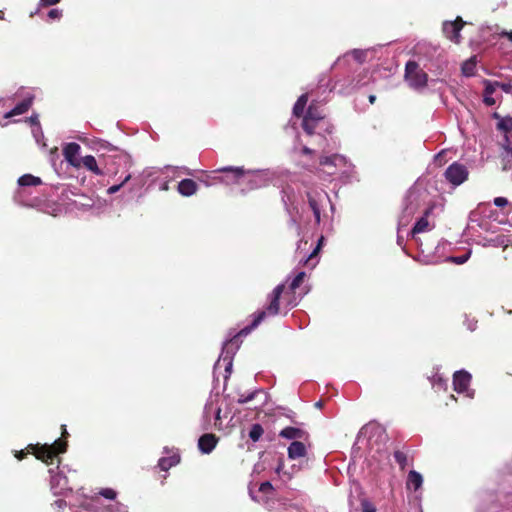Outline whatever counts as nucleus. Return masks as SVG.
<instances>
[{"mask_svg":"<svg viewBox=\"0 0 512 512\" xmlns=\"http://www.w3.org/2000/svg\"><path fill=\"white\" fill-rule=\"evenodd\" d=\"M219 171L231 174V180H226V184H247L249 190L264 187L270 181L268 172L264 170L245 172L239 167H224Z\"/></svg>","mask_w":512,"mask_h":512,"instance_id":"1","label":"nucleus"},{"mask_svg":"<svg viewBox=\"0 0 512 512\" xmlns=\"http://www.w3.org/2000/svg\"><path fill=\"white\" fill-rule=\"evenodd\" d=\"M471 374L466 370L456 371L453 375V387L457 393H465L468 398L474 397V390L469 389Z\"/></svg>","mask_w":512,"mask_h":512,"instance_id":"10","label":"nucleus"},{"mask_svg":"<svg viewBox=\"0 0 512 512\" xmlns=\"http://www.w3.org/2000/svg\"><path fill=\"white\" fill-rule=\"evenodd\" d=\"M494 117L499 120L497 123V127L499 130H502L505 133L512 131V117L511 116L500 117L497 113H495Z\"/></svg>","mask_w":512,"mask_h":512,"instance_id":"29","label":"nucleus"},{"mask_svg":"<svg viewBox=\"0 0 512 512\" xmlns=\"http://www.w3.org/2000/svg\"><path fill=\"white\" fill-rule=\"evenodd\" d=\"M487 244L494 247H503L505 249L510 245L512 246V234H498L488 239Z\"/></svg>","mask_w":512,"mask_h":512,"instance_id":"19","label":"nucleus"},{"mask_svg":"<svg viewBox=\"0 0 512 512\" xmlns=\"http://www.w3.org/2000/svg\"><path fill=\"white\" fill-rule=\"evenodd\" d=\"M220 402V396L218 394L210 396L205 404L203 417L206 421L210 420L215 410V407L218 406Z\"/></svg>","mask_w":512,"mask_h":512,"instance_id":"21","label":"nucleus"},{"mask_svg":"<svg viewBox=\"0 0 512 512\" xmlns=\"http://www.w3.org/2000/svg\"><path fill=\"white\" fill-rule=\"evenodd\" d=\"M218 438L214 434H204L198 440V448L203 454L211 453L216 447Z\"/></svg>","mask_w":512,"mask_h":512,"instance_id":"16","label":"nucleus"},{"mask_svg":"<svg viewBox=\"0 0 512 512\" xmlns=\"http://www.w3.org/2000/svg\"><path fill=\"white\" fill-rule=\"evenodd\" d=\"M258 392H260V390H255L253 392L248 393L247 395H240V397L238 398V403L245 404L248 403L249 401H252Z\"/></svg>","mask_w":512,"mask_h":512,"instance_id":"38","label":"nucleus"},{"mask_svg":"<svg viewBox=\"0 0 512 512\" xmlns=\"http://www.w3.org/2000/svg\"><path fill=\"white\" fill-rule=\"evenodd\" d=\"M307 101H308L307 94H303L298 98V100L296 101V103L293 107V114L295 116H300L303 113L304 108L307 104Z\"/></svg>","mask_w":512,"mask_h":512,"instance_id":"31","label":"nucleus"},{"mask_svg":"<svg viewBox=\"0 0 512 512\" xmlns=\"http://www.w3.org/2000/svg\"><path fill=\"white\" fill-rule=\"evenodd\" d=\"M175 169L176 168L172 167V166H166L163 169H160V168H147V169H145L143 171V174L146 177H152V176H154L155 174H157L159 172H163L164 170L165 171H169V170H175Z\"/></svg>","mask_w":512,"mask_h":512,"instance_id":"36","label":"nucleus"},{"mask_svg":"<svg viewBox=\"0 0 512 512\" xmlns=\"http://www.w3.org/2000/svg\"><path fill=\"white\" fill-rule=\"evenodd\" d=\"M468 176L469 170L467 166L459 162H453L444 172L445 180L453 187L463 184L468 179Z\"/></svg>","mask_w":512,"mask_h":512,"instance_id":"7","label":"nucleus"},{"mask_svg":"<svg viewBox=\"0 0 512 512\" xmlns=\"http://www.w3.org/2000/svg\"><path fill=\"white\" fill-rule=\"evenodd\" d=\"M307 449L304 443L300 441H293L288 447V458L295 460L298 458L305 457Z\"/></svg>","mask_w":512,"mask_h":512,"instance_id":"18","label":"nucleus"},{"mask_svg":"<svg viewBox=\"0 0 512 512\" xmlns=\"http://www.w3.org/2000/svg\"><path fill=\"white\" fill-rule=\"evenodd\" d=\"M197 191V184L192 179H183L178 184V192L186 197L192 196Z\"/></svg>","mask_w":512,"mask_h":512,"instance_id":"20","label":"nucleus"},{"mask_svg":"<svg viewBox=\"0 0 512 512\" xmlns=\"http://www.w3.org/2000/svg\"><path fill=\"white\" fill-rule=\"evenodd\" d=\"M60 2V0H40L39 6L45 7V6H52Z\"/></svg>","mask_w":512,"mask_h":512,"instance_id":"52","label":"nucleus"},{"mask_svg":"<svg viewBox=\"0 0 512 512\" xmlns=\"http://www.w3.org/2000/svg\"><path fill=\"white\" fill-rule=\"evenodd\" d=\"M99 494L106 499L114 500L116 498V491L111 488L102 489Z\"/></svg>","mask_w":512,"mask_h":512,"instance_id":"41","label":"nucleus"},{"mask_svg":"<svg viewBox=\"0 0 512 512\" xmlns=\"http://www.w3.org/2000/svg\"><path fill=\"white\" fill-rule=\"evenodd\" d=\"M53 506L58 509H63L66 506V502L63 499H58L53 503Z\"/></svg>","mask_w":512,"mask_h":512,"instance_id":"57","label":"nucleus"},{"mask_svg":"<svg viewBox=\"0 0 512 512\" xmlns=\"http://www.w3.org/2000/svg\"><path fill=\"white\" fill-rule=\"evenodd\" d=\"M275 472L280 476V477H285L287 480H290L293 476V473L291 472H286L284 471V463L282 460L279 461L276 469H275Z\"/></svg>","mask_w":512,"mask_h":512,"instance_id":"37","label":"nucleus"},{"mask_svg":"<svg viewBox=\"0 0 512 512\" xmlns=\"http://www.w3.org/2000/svg\"><path fill=\"white\" fill-rule=\"evenodd\" d=\"M505 143L503 144L502 160L503 168L505 170L512 168V148L509 146V138L507 135L504 136Z\"/></svg>","mask_w":512,"mask_h":512,"instance_id":"24","label":"nucleus"},{"mask_svg":"<svg viewBox=\"0 0 512 512\" xmlns=\"http://www.w3.org/2000/svg\"><path fill=\"white\" fill-rule=\"evenodd\" d=\"M308 199L316 223L319 224L321 221V206L324 202L329 201L328 194L325 192L317 193L316 195L308 194Z\"/></svg>","mask_w":512,"mask_h":512,"instance_id":"15","label":"nucleus"},{"mask_svg":"<svg viewBox=\"0 0 512 512\" xmlns=\"http://www.w3.org/2000/svg\"><path fill=\"white\" fill-rule=\"evenodd\" d=\"M497 87H501L505 92H509L510 88H511L510 84H504V83H502V84L499 83V85Z\"/></svg>","mask_w":512,"mask_h":512,"instance_id":"58","label":"nucleus"},{"mask_svg":"<svg viewBox=\"0 0 512 512\" xmlns=\"http://www.w3.org/2000/svg\"><path fill=\"white\" fill-rule=\"evenodd\" d=\"M362 512H376V507L368 500L361 502Z\"/></svg>","mask_w":512,"mask_h":512,"instance_id":"44","label":"nucleus"},{"mask_svg":"<svg viewBox=\"0 0 512 512\" xmlns=\"http://www.w3.org/2000/svg\"><path fill=\"white\" fill-rule=\"evenodd\" d=\"M421 194L416 189H410L403 202L402 213L400 215L399 224L406 226L420 206Z\"/></svg>","mask_w":512,"mask_h":512,"instance_id":"4","label":"nucleus"},{"mask_svg":"<svg viewBox=\"0 0 512 512\" xmlns=\"http://www.w3.org/2000/svg\"><path fill=\"white\" fill-rule=\"evenodd\" d=\"M62 16V11L60 9H51L49 12H48V17L50 19H60Z\"/></svg>","mask_w":512,"mask_h":512,"instance_id":"49","label":"nucleus"},{"mask_svg":"<svg viewBox=\"0 0 512 512\" xmlns=\"http://www.w3.org/2000/svg\"><path fill=\"white\" fill-rule=\"evenodd\" d=\"M375 100H376V97L374 95L369 96V101L371 104H373L375 102Z\"/></svg>","mask_w":512,"mask_h":512,"instance_id":"60","label":"nucleus"},{"mask_svg":"<svg viewBox=\"0 0 512 512\" xmlns=\"http://www.w3.org/2000/svg\"><path fill=\"white\" fill-rule=\"evenodd\" d=\"M284 284L277 285L270 295V303L265 310L259 311L254 315V319L250 326L243 328L238 336L248 335L252 329L257 327L267 315L274 316L279 312V299L284 290Z\"/></svg>","mask_w":512,"mask_h":512,"instance_id":"3","label":"nucleus"},{"mask_svg":"<svg viewBox=\"0 0 512 512\" xmlns=\"http://www.w3.org/2000/svg\"><path fill=\"white\" fill-rule=\"evenodd\" d=\"M263 434V428L260 424H254L250 431H249V437L253 442H257Z\"/></svg>","mask_w":512,"mask_h":512,"instance_id":"34","label":"nucleus"},{"mask_svg":"<svg viewBox=\"0 0 512 512\" xmlns=\"http://www.w3.org/2000/svg\"><path fill=\"white\" fill-rule=\"evenodd\" d=\"M349 55H351L357 62L361 63L366 57V51L355 49L351 51Z\"/></svg>","mask_w":512,"mask_h":512,"instance_id":"40","label":"nucleus"},{"mask_svg":"<svg viewBox=\"0 0 512 512\" xmlns=\"http://www.w3.org/2000/svg\"><path fill=\"white\" fill-rule=\"evenodd\" d=\"M29 120H30L32 125L36 126V128L33 129V133H34L35 138L37 139L38 138V134L37 133H38V130H39L38 116L37 115L31 116Z\"/></svg>","mask_w":512,"mask_h":512,"instance_id":"48","label":"nucleus"},{"mask_svg":"<svg viewBox=\"0 0 512 512\" xmlns=\"http://www.w3.org/2000/svg\"><path fill=\"white\" fill-rule=\"evenodd\" d=\"M470 253H467L462 256H456V257H449L448 260L455 263V264H464L469 259Z\"/></svg>","mask_w":512,"mask_h":512,"instance_id":"43","label":"nucleus"},{"mask_svg":"<svg viewBox=\"0 0 512 512\" xmlns=\"http://www.w3.org/2000/svg\"><path fill=\"white\" fill-rule=\"evenodd\" d=\"M476 69V61L475 58H470L469 60L465 61L462 65V73L465 76H472L475 73Z\"/></svg>","mask_w":512,"mask_h":512,"instance_id":"33","label":"nucleus"},{"mask_svg":"<svg viewBox=\"0 0 512 512\" xmlns=\"http://www.w3.org/2000/svg\"><path fill=\"white\" fill-rule=\"evenodd\" d=\"M162 190H167L168 189V185L167 183H164L161 187Z\"/></svg>","mask_w":512,"mask_h":512,"instance_id":"62","label":"nucleus"},{"mask_svg":"<svg viewBox=\"0 0 512 512\" xmlns=\"http://www.w3.org/2000/svg\"><path fill=\"white\" fill-rule=\"evenodd\" d=\"M463 24L461 18H457L455 21H446L443 23V33L449 40L459 43L461 38L460 30Z\"/></svg>","mask_w":512,"mask_h":512,"instance_id":"14","label":"nucleus"},{"mask_svg":"<svg viewBox=\"0 0 512 512\" xmlns=\"http://www.w3.org/2000/svg\"><path fill=\"white\" fill-rule=\"evenodd\" d=\"M476 324H477V321H475V320H467L466 321L467 328L470 331H474L476 329Z\"/></svg>","mask_w":512,"mask_h":512,"instance_id":"56","label":"nucleus"},{"mask_svg":"<svg viewBox=\"0 0 512 512\" xmlns=\"http://www.w3.org/2000/svg\"><path fill=\"white\" fill-rule=\"evenodd\" d=\"M32 104V97L25 98L22 102L17 104L11 111L5 114L6 118H10L16 115L25 113Z\"/></svg>","mask_w":512,"mask_h":512,"instance_id":"22","label":"nucleus"},{"mask_svg":"<svg viewBox=\"0 0 512 512\" xmlns=\"http://www.w3.org/2000/svg\"><path fill=\"white\" fill-rule=\"evenodd\" d=\"M373 430L380 431V428L375 425L365 426L364 428H362L361 434H367L369 432H372Z\"/></svg>","mask_w":512,"mask_h":512,"instance_id":"53","label":"nucleus"},{"mask_svg":"<svg viewBox=\"0 0 512 512\" xmlns=\"http://www.w3.org/2000/svg\"><path fill=\"white\" fill-rule=\"evenodd\" d=\"M503 36L507 37L510 41H512V30L511 31H505L502 33Z\"/></svg>","mask_w":512,"mask_h":512,"instance_id":"59","label":"nucleus"},{"mask_svg":"<svg viewBox=\"0 0 512 512\" xmlns=\"http://www.w3.org/2000/svg\"><path fill=\"white\" fill-rule=\"evenodd\" d=\"M405 79L411 88L418 90L426 86L428 76L416 62L409 61L405 67Z\"/></svg>","mask_w":512,"mask_h":512,"instance_id":"6","label":"nucleus"},{"mask_svg":"<svg viewBox=\"0 0 512 512\" xmlns=\"http://www.w3.org/2000/svg\"><path fill=\"white\" fill-rule=\"evenodd\" d=\"M304 277H305V272L302 271V272L297 273V275L293 278V280L291 281V283L289 285L290 291L294 292L301 285V283L304 280Z\"/></svg>","mask_w":512,"mask_h":512,"instance_id":"35","label":"nucleus"},{"mask_svg":"<svg viewBox=\"0 0 512 512\" xmlns=\"http://www.w3.org/2000/svg\"><path fill=\"white\" fill-rule=\"evenodd\" d=\"M485 90H484V103L488 106H492L495 104V99L493 98V93L495 92L496 86L499 85V82H491L486 80L484 82Z\"/></svg>","mask_w":512,"mask_h":512,"instance_id":"23","label":"nucleus"},{"mask_svg":"<svg viewBox=\"0 0 512 512\" xmlns=\"http://www.w3.org/2000/svg\"><path fill=\"white\" fill-rule=\"evenodd\" d=\"M422 475L414 470L410 471L407 479V487L409 489L417 490L422 486Z\"/></svg>","mask_w":512,"mask_h":512,"instance_id":"27","label":"nucleus"},{"mask_svg":"<svg viewBox=\"0 0 512 512\" xmlns=\"http://www.w3.org/2000/svg\"><path fill=\"white\" fill-rule=\"evenodd\" d=\"M84 507L86 510H93L94 512H128L127 506L122 503L102 506L98 498L91 499L90 503L85 504Z\"/></svg>","mask_w":512,"mask_h":512,"instance_id":"13","label":"nucleus"},{"mask_svg":"<svg viewBox=\"0 0 512 512\" xmlns=\"http://www.w3.org/2000/svg\"><path fill=\"white\" fill-rule=\"evenodd\" d=\"M33 449L36 458L47 463L49 459H52L58 454L64 453L66 451V443L58 439L55 440L52 444L35 446Z\"/></svg>","mask_w":512,"mask_h":512,"instance_id":"8","label":"nucleus"},{"mask_svg":"<svg viewBox=\"0 0 512 512\" xmlns=\"http://www.w3.org/2000/svg\"><path fill=\"white\" fill-rule=\"evenodd\" d=\"M238 349V344L236 339H230L226 341L223 345L222 352L215 363L214 369L218 370L222 366L224 367V370L226 372L225 379H228L232 372V362H233V355L235 354L236 350Z\"/></svg>","mask_w":512,"mask_h":512,"instance_id":"5","label":"nucleus"},{"mask_svg":"<svg viewBox=\"0 0 512 512\" xmlns=\"http://www.w3.org/2000/svg\"><path fill=\"white\" fill-rule=\"evenodd\" d=\"M299 153L304 156H309L312 155L314 151L307 146H303L300 148Z\"/></svg>","mask_w":512,"mask_h":512,"instance_id":"54","label":"nucleus"},{"mask_svg":"<svg viewBox=\"0 0 512 512\" xmlns=\"http://www.w3.org/2000/svg\"><path fill=\"white\" fill-rule=\"evenodd\" d=\"M273 490V486L270 482H263L259 487V491L263 493H269Z\"/></svg>","mask_w":512,"mask_h":512,"instance_id":"50","label":"nucleus"},{"mask_svg":"<svg viewBox=\"0 0 512 512\" xmlns=\"http://www.w3.org/2000/svg\"><path fill=\"white\" fill-rule=\"evenodd\" d=\"M394 458H395L396 462L398 464H400L402 467L405 466V464H406V456H405L404 453H402L400 451H396L394 453Z\"/></svg>","mask_w":512,"mask_h":512,"instance_id":"46","label":"nucleus"},{"mask_svg":"<svg viewBox=\"0 0 512 512\" xmlns=\"http://www.w3.org/2000/svg\"><path fill=\"white\" fill-rule=\"evenodd\" d=\"M323 242V237L320 238L319 240V243H318V246L313 250V252H311V254L309 255V257L305 260V262H308L309 260H312L313 257L317 254L318 252V249L321 245V243Z\"/></svg>","mask_w":512,"mask_h":512,"instance_id":"55","label":"nucleus"},{"mask_svg":"<svg viewBox=\"0 0 512 512\" xmlns=\"http://www.w3.org/2000/svg\"><path fill=\"white\" fill-rule=\"evenodd\" d=\"M18 459H22L24 457V452L21 451L19 454L16 455Z\"/></svg>","mask_w":512,"mask_h":512,"instance_id":"61","label":"nucleus"},{"mask_svg":"<svg viewBox=\"0 0 512 512\" xmlns=\"http://www.w3.org/2000/svg\"><path fill=\"white\" fill-rule=\"evenodd\" d=\"M180 461V457L178 455H172L170 457H163L159 460V467L161 468V470H164V471H167L168 469H170L171 467L177 465Z\"/></svg>","mask_w":512,"mask_h":512,"instance_id":"28","label":"nucleus"},{"mask_svg":"<svg viewBox=\"0 0 512 512\" xmlns=\"http://www.w3.org/2000/svg\"><path fill=\"white\" fill-rule=\"evenodd\" d=\"M212 416L215 419L214 426L217 427V428H220V426H221V407H220V403L218 404L217 407H215V410H214Z\"/></svg>","mask_w":512,"mask_h":512,"instance_id":"42","label":"nucleus"},{"mask_svg":"<svg viewBox=\"0 0 512 512\" xmlns=\"http://www.w3.org/2000/svg\"><path fill=\"white\" fill-rule=\"evenodd\" d=\"M41 183L42 181L39 177L33 176L31 174H25L18 179V184L21 187L37 186L40 185Z\"/></svg>","mask_w":512,"mask_h":512,"instance_id":"30","label":"nucleus"},{"mask_svg":"<svg viewBox=\"0 0 512 512\" xmlns=\"http://www.w3.org/2000/svg\"><path fill=\"white\" fill-rule=\"evenodd\" d=\"M433 206L428 207L424 215L415 223L412 229V236L414 237L418 233H422L431 229V225L428 221V216L431 214Z\"/></svg>","mask_w":512,"mask_h":512,"instance_id":"17","label":"nucleus"},{"mask_svg":"<svg viewBox=\"0 0 512 512\" xmlns=\"http://www.w3.org/2000/svg\"><path fill=\"white\" fill-rule=\"evenodd\" d=\"M279 435L283 438L296 441V439L303 438L304 432L296 427H286L280 431Z\"/></svg>","mask_w":512,"mask_h":512,"instance_id":"26","label":"nucleus"},{"mask_svg":"<svg viewBox=\"0 0 512 512\" xmlns=\"http://www.w3.org/2000/svg\"><path fill=\"white\" fill-rule=\"evenodd\" d=\"M81 166L93 172L95 175H102V170L98 167L97 161L94 156L87 155L81 159Z\"/></svg>","mask_w":512,"mask_h":512,"instance_id":"25","label":"nucleus"},{"mask_svg":"<svg viewBox=\"0 0 512 512\" xmlns=\"http://www.w3.org/2000/svg\"><path fill=\"white\" fill-rule=\"evenodd\" d=\"M307 101H308L307 94H303L298 98V100L296 101V103L293 107V114L295 116H300L303 113L304 108L307 104Z\"/></svg>","mask_w":512,"mask_h":512,"instance_id":"32","label":"nucleus"},{"mask_svg":"<svg viewBox=\"0 0 512 512\" xmlns=\"http://www.w3.org/2000/svg\"><path fill=\"white\" fill-rule=\"evenodd\" d=\"M432 385L434 387L438 386V387H444L446 386V381L439 375H435L432 379Z\"/></svg>","mask_w":512,"mask_h":512,"instance_id":"47","label":"nucleus"},{"mask_svg":"<svg viewBox=\"0 0 512 512\" xmlns=\"http://www.w3.org/2000/svg\"><path fill=\"white\" fill-rule=\"evenodd\" d=\"M319 166V177L324 180H330V177L332 176L346 178L352 171V165L344 156L339 154L321 157Z\"/></svg>","mask_w":512,"mask_h":512,"instance_id":"2","label":"nucleus"},{"mask_svg":"<svg viewBox=\"0 0 512 512\" xmlns=\"http://www.w3.org/2000/svg\"><path fill=\"white\" fill-rule=\"evenodd\" d=\"M212 179H213V181L211 182L210 181V176H207V179L202 180V182H204V184L206 186L212 185L214 183V181H216V180L220 181V182H225L226 183V180H231V174L227 175L226 178L213 177Z\"/></svg>","mask_w":512,"mask_h":512,"instance_id":"45","label":"nucleus"},{"mask_svg":"<svg viewBox=\"0 0 512 512\" xmlns=\"http://www.w3.org/2000/svg\"><path fill=\"white\" fill-rule=\"evenodd\" d=\"M80 151V145L75 142L66 143L63 147L65 160L74 168L81 167Z\"/></svg>","mask_w":512,"mask_h":512,"instance_id":"12","label":"nucleus"},{"mask_svg":"<svg viewBox=\"0 0 512 512\" xmlns=\"http://www.w3.org/2000/svg\"><path fill=\"white\" fill-rule=\"evenodd\" d=\"M130 179H131V175L130 174L126 175V177L124 178V180L120 184L113 185V186L109 187L108 190H107V193L108 194H114V193L118 192L121 189V187L126 182H128Z\"/></svg>","mask_w":512,"mask_h":512,"instance_id":"39","label":"nucleus"},{"mask_svg":"<svg viewBox=\"0 0 512 512\" xmlns=\"http://www.w3.org/2000/svg\"><path fill=\"white\" fill-rule=\"evenodd\" d=\"M184 171L187 173V174H191L190 171H188L187 169L183 168Z\"/></svg>","mask_w":512,"mask_h":512,"instance_id":"64","label":"nucleus"},{"mask_svg":"<svg viewBox=\"0 0 512 512\" xmlns=\"http://www.w3.org/2000/svg\"><path fill=\"white\" fill-rule=\"evenodd\" d=\"M316 406H317V407H321V406H322V402H320V401H319V402H317V403H316Z\"/></svg>","mask_w":512,"mask_h":512,"instance_id":"63","label":"nucleus"},{"mask_svg":"<svg viewBox=\"0 0 512 512\" xmlns=\"http://www.w3.org/2000/svg\"><path fill=\"white\" fill-rule=\"evenodd\" d=\"M493 202L497 207H505L508 204V200L505 197H496Z\"/></svg>","mask_w":512,"mask_h":512,"instance_id":"51","label":"nucleus"},{"mask_svg":"<svg viewBox=\"0 0 512 512\" xmlns=\"http://www.w3.org/2000/svg\"><path fill=\"white\" fill-rule=\"evenodd\" d=\"M49 473L51 475L50 488L54 495H62L70 490L67 477L63 475L62 471L50 469Z\"/></svg>","mask_w":512,"mask_h":512,"instance_id":"11","label":"nucleus"},{"mask_svg":"<svg viewBox=\"0 0 512 512\" xmlns=\"http://www.w3.org/2000/svg\"><path fill=\"white\" fill-rule=\"evenodd\" d=\"M320 124H325L324 114L314 104H311L303 119V129L311 135Z\"/></svg>","mask_w":512,"mask_h":512,"instance_id":"9","label":"nucleus"}]
</instances>
